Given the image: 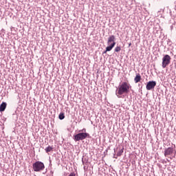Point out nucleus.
Returning a JSON list of instances; mask_svg holds the SVG:
<instances>
[{
  "label": "nucleus",
  "mask_w": 176,
  "mask_h": 176,
  "mask_svg": "<svg viewBox=\"0 0 176 176\" xmlns=\"http://www.w3.org/2000/svg\"><path fill=\"white\" fill-rule=\"evenodd\" d=\"M68 176H76L75 173H71Z\"/></svg>",
  "instance_id": "dca6fc26"
},
{
  "label": "nucleus",
  "mask_w": 176,
  "mask_h": 176,
  "mask_svg": "<svg viewBox=\"0 0 176 176\" xmlns=\"http://www.w3.org/2000/svg\"><path fill=\"white\" fill-rule=\"evenodd\" d=\"M79 133H86V129H83L79 131Z\"/></svg>",
  "instance_id": "2eb2a0df"
},
{
  "label": "nucleus",
  "mask_w": 176,
  "mask_h": 176,
  "mask_svg": "<svg viewBox=\"0 0 176 176\" xmlns=\"http://www.w3.org/2000/svg\"><path fill=\"white\" fill-rule=\"evenodd\" d=\"M8 104L6 102H3L2 104L0 105V112H4L5 109H6V107Z\"/></svg>",
  "instance_id": "6e6552de"
},
{
  "label": "nucleus",
  "mask_w": 176,
  "mask_h": 176,
  "mask_svg": "<svg viewBox=\"0 0 176 176\" xmlns=\"http://www.w3.org/2000/svg\"><path fill=\"white\" fill-rule=\"evenodd\" d=\"M58 118L60 120H63L65 118V116L64 115V113H60L58 116Z\"/></svg>",
  "instance_id": "9b49d317"
},
{
  "label": "nucleus",
  "mask_w": 176,
  "mask_h": 176,
  "mask_svg": "<svg viewBox=\"0 0 176 176\" xmlns=\"http://www.w3.org/2000/svg\"><path fill=\"white\" fill-rule=\"evenodd\" d=\"M123 151H124V148H122L121 150H120L118 153L117 156L120 157L123 155Z\"/></svg>",
  "instance_id": "f8f14e48"
},
{
  "label": "nucleus",
  "mask_w": 176,
  "mask_h": 176,
  "mask_svg": "<svg viewBox=\"0 0 176 176\" xmlns=\"http://www.w3.org/2000/svg\"><path fill=\"white\" fill-rule=\"evenodd\" d=\"M130 92V84L127 83V82H123L118 86V89L116 91V94L118 98H120V96H122V94H129Z\"/></svg>",
  "instance_id": "f257e3e1"
},
{
  "label": "nucleus",
  "mask_w": 176,
  "mask_h": 176,
  "mask_svg": "<svg viewBox=\"0 0 176 176\" xmlns=\"http://www.w3.org/2000/svg\"><path fill=\"white\" fill-rule=\"evenodd\" d=\"M120 50H122V47H120V46H117V47H116L114 52H115V53H119V52H120Z\"/></svg>",
  "instance_id": "ddd939ff"
},
{
  "label": "nucleus",
  "mask_w": 176,
  "mask_h": 176,
  "mask_svg": "<svg viewBox=\"0 0 176 176\" xmlns=\"http://www.w3.org/2000/svg\"><path fill=\"white\" fill-rule=\"evenodd\" d=\"M174 151H175V150H174L173 147H168V148H166L164 151V156L167 157L170 155L173 154Z\"/></svg>",
  "instance_id": "0eeeda50"
},
{
  "label": "nucleus",
  "mask_w": 176,
  "mask_h": 176,
  "mask_svg": "<svg viewBox=\"0 0 176 176\" xmlns=\"http://www.w3.org/2000/svg\"><path fill=\"white\" fill-rule=\"evenodd\" d=\"M86 138H90V134L85 132H79L74 135L73 138L76 142H78V141H83V140H86Z\"/></svg>",
  "instance_id": "f03ea898"
},
{
  "label": "nucleus",
  "mask_w": 176,
  "mask_h": 176,
  "mask_svg": "<svg viewBox=\"0 0 176 176\" xmlns=\"http://www.w3.org/2000/svg\"><path fill=\"white\" fill-rule=\"evenodd\" d=\"M32 168L36 173H40L45 170V164L41 161H36L32 164Z\"/></svg>",
  "instance_id": "7ed1b4c3"
},
{
  "label": "nucleus",
  "mask_w": 176,
  "mask_h": 176,
  "mask_svg": "<svg viewBox=\"0 0 176 176\" xmlns=\"http://www.w3.org/2000/svg\"><path fill=\"white\" fill-rule=\"evenodd\" d=\"M130 46H131V43L129 44V47H130Z\"/></svg>",
  "instance_id": "f3484780"
},
{
  "label": "nucleus",
  "mask_w": 176,
  "mask_h": 176,
  "mask_svg": "<svg viewBox=\"0 0 176 176\" xmlns=\"http://www.w3.org/2000/svg\"><path fill=\"white\" fill-rule=\"evenodd\" d=\"M170 61L171 56L168 54L165 55L162 58V68H166L170 64Z\"/></svg>",
  "instance_id": "39448f33"
},
{
  "label": "nucleus",
  "mask_w": 176,
  "mask_h": 176,
  "mask_svg": "<svg viewBox=\"0 0 176 176\" xmlns=\"http://www.w3.org/2000/svg\"><path fill=\"white\" fill-rule=\"evenodd\" d=\"M156 87V81L152 80L147 82L146 86V90H152Z\"/></svg>",
  "instance_id": "423d86ee"
},
{
  "label": "nucleus",
  "mask_w": 176,
  "mask_h": 176,
  "mask_svg": "<svg viewBox=\"0 0 176 176\" xmlns=\"http://www.w3.org/2000/svg\"><path fill=\"white\" fill-rule=\"evenodd\" d=\"M135 82L138 83V82H141V75L140 74H137L136 76L134 78Z\"/></svg>",
  "instance_id": "1a4fd4ad"
},
{
  "label": "nucleus",
  "mask_w": 176,
  "mask_h": 176,
  "mask_svg": "<svg viewBox=\"0 0 176 176\" xmlns=\"http://www.w3.org/2000/svg\"><path fill=\"white\" fill-rule=\"evenodd\" d=\"M45 151L46 153H49V152H52V151H53V147L49 146L47 148H45Z\"/></svg>",
  "instance_id": "9d476101"
},
{
  "label": "nucleus",
  "mask_w": 176,
  "mask_h": 176,
  "mask_svg": "<svg viewBox=\"0 0 176 176\" xmlns=\"http://www.w3.org/2000/svg\"><path fill=\"white\" fill-rule=\"evenodd\" d=\"M116 36L115 35H111L109 36L107 40V49H111V50L115 47V45H116Z\"/></svg>",
  "instance_id": "20e7f679"
},
{
  "label": "nucleus",
  "mask_w": 176,
  "mask_h": 176,
  "mask_svg": "<svg viewBox=\"0 0 176 176\" xmlns=\"http://www.w3.org/2000/svg\"><path fill=\"white\" fill-rule=\"evenodd\" d=\"M111 49H108V47H106V50L102 52V54H107V52H111Z\"/></svg>",
  "instance_id": "4468645a"
},
{
  "label": "nucleus",
  "mask_w": 176,
  "mask_h": 176,
  "mask_svg": "<svg viewBox=\"0 0 176 176\" xmlns=\"http://www.w3.org/2000/svg\"><path fill=\"white\" fill-rule=\"evenodd\" d=\"M82 163H85V162L83 161V158H82Z\"/></svg>",
  "instance_id": "a211bd4d"
}]
</instances>
